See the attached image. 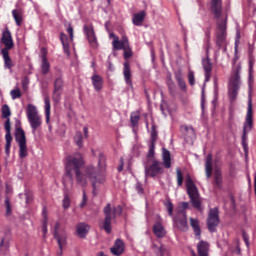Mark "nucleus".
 <instances>
[{
    "label": "nucleus",
    "instance_id": "nucleus-1",
    "mask_svg": "<svg viewBox=\"0 0 256 256\" xmlns=\"http://www.w3.org/2000/svg\"><path fill=\"white\" fill-rule=\"evenodd\" d=\"M83 165H85V161L83 160V156L80 153H77L73 156H68L66 158V175L73 181V173L76 175V181L81 187H87V179H90L92 183L93 190L97 189V184L102 185L105 183V175L99 172V169L88 166L85 169V174L81 173V169H83Z\"/></svg>",
    "mask_w": 256,
    "mask_h": 256
},
{
    "label": "nucleus",
    "instance_id": "nucleus-2",
    "mask_svg": "<svg viewBox=\"0 0 256 256\" xmlns=\"http://www.w3.org/2000/svg\"><path fill=\"white\" fill-rule=\"evenodd\" d=\"M210 11L217 20L216 46L218 49L227 45V17H223V0H210Z\"/></svg>",
    "mask_w": 256,
    "mask_h": 256
},
{
    "label": "nucleus",
    "instance_id": "nucleus-3",
    "mask_svg": "<svg viewBox=\"0 0 256 256\" xmlns=\"http://www.w3.org/2000/svg\"><path fill=\"white\" fill-rule=\"evenodd\" d=\"M162 160L163 163L159 160H153L150 166L145 167V175L146 177H157L159 175H163L166 169H171V152L166 148L162 149ZM164 165V167H163Z\"/></svg>",
    "mask_w": 256,
    "mask_h": 256
},
{
    "label": "nucleus",
    "instance_id": "nucleus-4",
    "mask_svg": "<svg viewBox=\"0 0 256 256\" xmlns=\"http://www.w3.org/2000/svg\"><path fill=\"white\" fill-rule=\"evenodd\" d=\"M253 130V103L251 100L248 101V109L246 114V119L243 124V132H242V146L244 149L245 155L249 153V146L247 144V135H249L250 131Z\"/></svg>",
    "mask_w": 256,
    "mask_h": 256
},
{
    "label": "nucleus",
    "instance_id": "nucleus-5",
    "mask_svg": "<svg viewBox=\"0 0 256 256\" xmlns=\"http://www.w3.org/2000/svg\"><path fill=\"white\" fill-rule=\"evenodd\" d=\"M103 211H104L105 218H104L102 228L104 229V231H106V233H111V221H113V219H115L117 215H121V213H123V208L121 206H116L112 210L111 204H107L104 207Z\"/></svg>",
    "mask_w": 256,
    "mask_h": 256
},
{
    "label": "nucleus",
    "instance_id": "nucleus-6",
    "mask_svg": "<svg viewBox=\"0 0 256 256\" xmlns=\"http://www.w3.org/2000/svg\"><path fill=\"white\" fill-rule=\"evenodd\" d=\"M240 86H241V65H237L230 79L229 97L231 101H235V99H237Z\"/></svg>",
    "mask_w": 256,
    "mask_h": 256
},
{
    "label": "nucleus",
    "instance_id": "nucleus-7",
    "mask_svg": "<svg viewBox=\"0 0 256 256\" xmlns=\"http://www.w3.org/2000/svg\"><path fill=\"white\" fill-rule=\"evenodd\" d=\"M186 189L188 197L192 203V207L198 211H201V199L199 198V190L191 178H187L186 180Z\"/></svg>",
    "mask_w": 256,
    "mask_h": 256
},
{
    "label": "nucleus",
    "instance_id": "nucleus-8",
    "mask_svg": "<svg viewBox=\"0 0 256 256\" xmlns=\"http://www.w3.org/2000/svg\"><path fill=\"white\" fill-rule=\"evenodd\" d=\"M27 118L33 133H35V131L41 127L43 121L41 120V116L37 113V108L33 104H29L27 107Z\"/></svg>",
    "mask_w": 256,
    "mask_h": 256
},
{
    "label": "nucleus",
    "instance_id": "nucleus-9",
    "mask_svg": "<svg viewBox=\"0 0 256 256\" xmlns=\"http://www.w3.org/2000/svg\"><path fill=\"white\" fill-rule=\"evenodd\" d=\"M207 227L210 233H215L219 227V208H211L207 217Z\"/></svg>",
    "mask_w": 256,
    "mask_h": 256
},
{
    "label": "nucleus",
    "instance_id": "nucleus-10",
    "mask_svg": "<svg viewBox=\"0 0 256 256\" xmlns=\"http://www.w3.org/2000/svg\"><path fill=\"white\" fill-rule=\"evenodd\" d=\"M173 221L180 231H189V224H187V212L179 210L176 216L173 217Z\"/></svg>",
    "mask_w": 256,
    "mask_h": 256
},
{
    "label": "nucleus",
    "instance_id": "nucleus-11",
    "mask_svg": "<svg viewBox=\"0 0 256 256\" xmlns=\"http://www.w3.org/2000/svg\"><path fill=\"white\" fill-rule=\"evenodd\" d=\"M84 34L88 39V43L92 49H97L99 47V42H97V35H95V30L92 25H84L83 27Z\"/></svg>",
    "mask_w": 256,
    "mask_h": 256
},
{
    "label": "nucleus",
    "instance_id": "nucleus-12",
    "mask_svg": "<svg viewBox=\"0 0 256 256\" xmlns=\"http://www.w3.org/2000/svg\"><path fill=\"white\" fill-rule=\"evenodd\" d=\"M4 128H5V131H6V134H5V141H6L5 153L9 157V155L11 153V143H13V136L11 135V120L10 119L5 121Z\"/></svg>",
    "mask_w": 256,
    "mask_h": 256
},
{
    "label": "nucleus",
    "instance_id": "nucleus-13",
    "mask_svg": "<svg viewBox=\"0 0 256 256\" xmlns=\"http://www.w3.org/2000/svg\"><path fill=\"white\" fill-rule=\"evenodd\" d=\"M62 93H63V78L58 77L54 81V90L52 94V99L54 103H60Z\"/></svg>",
    "mask_w": 256,
    "mask_h": 256
},
{
    "label": "nucleus",
    "instance_id": "nucleus-14",
    "mask_svg": "<svg viewBox=\"0 0 256 256\" xmlns=\"http://www.w3.org/2000/svg\"><path fill=\"white\" fill-rule=\"evenodd\" d=\"M1 43L5 46L2 51H11L15 44L13 43V36L11 35V31H9V28H6L1 37Z\"/></svg>",
    "mask_w": 256,
    "mask_h": 256
},
{
    "label": "nucleus",
    "instance_id": "nucleus-15",
    "mask_svg": "<svg viewBox=\"0 0 256 256\" xmlns=\"http://www.w3.org/2000/svg\"><path fill=\"white\" fill-rule=\"evenodd\" d=\"M15 141L18 145L27 143V136L25 135V130H23V128H21V123L16 124Z\"/></svg>",
    "mask_w": 256,
    "mask_h": 256
},
{
    "label": "nucleus",
    "instance_id": "nucleus-16",
    "mask_svg": "<svg viewBox=\"0 0 256 256\" xmlns=\"http://www.w3.org/2000/svg\"><path fill=\"white\" fill-rule=\"evenodd\" d=\"M90 230L91 226H89V224L80 222L76 225V233L80 239H85Z\"/></svg>",
    "mask_w": 256,
    "mask_h": 256
},
{
    "label": "nucleus",
    "instance_id": "nucleus-17",
    "mask_svg": "<svg viewBox=\"0 0 256 256\" xmlns=\"http://www.w3.org/2000/svg\"><path fill=\"white\" fill-rule=\"evenodd\" d=\"M54 239H56L59 250H60V253H58V256H62L63 247L67 245V234H59V232H54Z\"/></svg>",
    "mask_w": 256,
    "mask_h": 256
},
{
    "label": "nucleus",
    "instance_id": "nucleus-18",
    "mask_svg": "<svg viewBox=\"0 0 256 256\" xmlns=\"http://www.w3.org/2000/svg\"><path fill=\"white\" fill-rule=\"evenodd\" d=\"M125 251V243L121 239H116L114 246L110 249L112 255L121 256Z\"/></svg>",
    "mask_w": 256,
    "mask_h": 256
},
{
    "label": "nucleus",
    "instance_id": "nucleus-19",
    "mask_svg": "<svg viewBox=\"0 0 256 256\" xmlns=\"http://www.w3.org/2000/svg\"><path fill=\"white\" fill-rule=\"evenodd\" d=\"M145 17H147V13L145 10H141L138 13H135L132 17V23L136 27H141L143 25V22L145 21Z\"/></svg>",
    "mask_w": 256,
    "mask_h": 256
},
{
    "label": "nucleus",
    "instance_id": "nucleus-20",
    "mask_svg": "<svg viewBox=\"0 0 256 256\" xmlns=\"http://www.w3.org/2000/svg\"><path fill=\"white\" fill-rule=\"evenodd\" d=\"M205 171H206L207 179H211V176L213 175V155L212 154H208L206 157Z\"/></svg>",
    "mask_w": 256,
    "mask_h": 256
},
{
    "label": "nucleus",
    "instance_id": "nucleus-21",
    "mask_svg": "<svg viewBox=\"0 0 256 256\" xmlns=\"http://www.w3.org/2000/svg\"><path fill=\"white\" fill-rule=\"evenodd\" d=\"M153 233L158 239H163V237L166 235L165 227H163V224H161V221H157L153 226Z\"/></svg>",
    "mask_w": 256,
    "mask_h": 256
},
{
    "label": "nucleus",
    "instance_id": "nucleus-22",
    "mask_svg": "<svg viewBox=\"0 0 256 256\" xmlns=\"http://www.w3.org/2000/svg\"><path fill=\"white\" fill-rule=\"evenodd\" d=\"M42 64H41V71H42V75H47V73H49L50 69H51V64L49 63V60H47V56L45 52V48H42Z\"/></svg>",
    "mask_w": 256,
    "mask_h": 256
},
{
    "label": "nucleus",
    "instance_id": "nucleus-23",
    "mask_svg": "<svg viewBox=\"0 0 256 256\" xmlns=\"http://www.w3.org/2000/svg\"><path fill=\"white\" fill-rule=\"evenodd\" d=\"M198 256H209V243L201 240L197 244Z\"/></svg>",
    "mask_w": 256,
    "mask_h": 256
},
{
    "label": "nucleus",
    "instance_id": "nucleus-24",
    "mask_svg": "<svg viewBox=\"0 0 256 256\" xmlns=\"http://www.w3.org/2000/svg\"><path fill=\"white\" fill-rule=\"evenodd\" d=\"M190 227H192L194 231L195 237L201 240V226H199V220L195 218H190Z\"/></svg>",
    "mask_w": 256,
    "mask_h": 256
},
{
    "label": "nucleus",
    "instance_id": "nucleus-25",
    "mask_svg": "<svg viewBox=\"0 0 256 256\" xmlns=\"http://www.w3.org/2000/svg\"><path fill=\"white\" fill-rule=\"evenodd\" d=\"M91 81L95 91H101V89H103V77H101V75L94 74L91 77Z\"/></svg>",
    "mask_w": 256,
    "mask_h": 256
},
{
    "label": "nucleus",
    "instance_id": "nucleus-26",
    "mask_svg": "<svg viewBox=\"0 0 256 256\" xmlns=\"http://www.w3.org/2000/svg\"><path fill=\"white\" fill-rule=\"evenodd\" d=\"M123 75L126 84L130 85V87H133V80H131V67L129 66L128 62L124 63Z\"/></svg>",
    "mask_w": 256,
    "mask_h": 256
},
{
    "label": "nucleus",
    "instance_id": "nucleus-27",
    "mask_svg": "<svg viewBox=\"0 0 256 256\" xmlns=\"http://www.w3.org/2000/svg\"><path fill=\"white\" fill-rule=\"evenodd\" d=\"M174 77H175L180 89L182 91H187V84L185 83V80L183 79V72L181 70L174 72Z\"/></svg>",
    "mask_w": 256,
    "mask_h": 256
},
{
    "label": "nucleus",
    "instance_id": "nucleus-28",
    "mask_svg": "<svg viewBox=\"0 0 256 256\" xmlns=\"http://www.w3.org/2000/svg\"><path fill=\"white\" fill-rule=\"evenodd\" d=\"M214 187H217L218 189L223 187V174L219 168H216L214 171Z\"/></svg>",
    "mask_w": 256,
    "mask_h": 256
},
{
    "label": "nucleus",
    "instance_id": "nucleus-29",
    "mask_svg": "<svg viewBox=\"0 0 256 256\" xmlns=\"http://www.w3.org/2000/svg\"><path fill=\"white\" fill-rule=\"evenodd\" d=\"M152 250L156 256H165L169 253V251L163 244H160V245L152 244Z\"/></svg>",
    "mask_w": 256,
    "mask_h": 256
},
{
    "label": "nucleus",
    "instance_id": "nucleus-30",
    "mask_svg": "<svg viewBox=\"0 0 256 256\" xmlns=\"http://www.w3.org/2000/svg\"><path fill=\"white\" fill-rule=\"evenodd\" d=\"M12 17L17 25V27H21L23 23V10L14 9L12 10Z\"/></svg>",
    "mask_w": 256,
    "mask_h": 256
},
{
    "label": "nucleus",
    "instance_id": "nucleus-31",
    "mask_svg": "<svg viewBox=\"0 0 256 256\" xmlns=\"http://www.w3.org/2000/svg\"><path fill=\"white\" fill-rule=\"evenodd\" d=\"M5 69H13V60L9 56V50H1Z\"/></svg>",
    "mask_w": 256,
    "mask_h": 256
},
{
    "label": "nucleus",
    "instance_id": "nucleus-32",
    "mask_svg": "<svg viewBox=\"0 0 256 256\" xmlns=\"http://www.w3.org/2000/svg\"><path fill=\"white\" fill-rule=\"evenodd\" d=\"M60 41L63 45V50L66 55H69V37L65 33H60Z\"/></svg>",
    "mask_w": 256,
    "mask_h": 256
},
{
    "label": "nucleus",
    "instance_id": "nucleus-33",
    "mask_svg": "<svg viewBox=\"0 0 256 256\" xmlns=\"http://www.w3.org/2000/svg\"><path fill=\"white\" fill-rule=\"evenodd\" d=\"M44 103H45L46 123H49V119L51 117V100L49 99V96L44 97Z\"/></svg>",
    "mask_w": 256,
    "mask_h": 256
},
{
    "label": "nucleus",
    "instance_id": "nucleus-34",
    "mask_svg": "<svg viewBox=\"0 0 256 256\" xmlns=\"http://www.w3.org/2000/svg\"><path fill=\"white\" fill-rule=\"evenodd\" d=\"M19 147V158L25 159L29 155V148H27V142L18 144Z\"/></svg>",
    "mask_w": 256,
    "mask_h": 256
},
{
    "label": "nucleus",
    "instance_id": "nucleus-35",
    "mask_svg": "<svg viewBox=\"0 0 256 256\" xmlns=\"http://www.w3.org/2000/svg\"><path fill=\"white\" fill-rule=\"evenodd\" d=\"M112 47H113L114 51H121L122 49H125L123 42H121L119 40L118 36H114V40L112 42Z\"/></svg>",
    "mask_w": 256,
    "mask_h": 256
},
{
    "label": "nucleus",
    "instance_id": "nucleus-36",
    "mask_svg": "<svg viewBox=\"0 0 256 256\" xmlns=\"http://www.w3.org/2000/svg\"><path fill=\"white\" fill-rule=\"evenodd\" d=\"M211 29H213V26L211 25V22H208V26L204 30L205 36L207 38V53H209V43H211Z\"/></svg>",
    "mask_w": 256,
    "mask_h": 256
},
{
    "label": "nucleus",
    "instance_id": "nucleus-37",
    "mask_svg": "<svg viewBox=\"0 0 256 256\" xmlns=\"http://www.w3.org/2000/svg\"><path fill=\"white\" fill-rule=\"evenodd\" d=\"M202 65L205 72L213 71V64L211 63V59L209 57L202 60Z\"/></svg>",
    "mask_w": 256,
    "mask_h": 256
},
{
    "label": "nucleus",
    "instance_id": "nucleus-38",
    "mask_svg": "<svg viewBox=\"0 0 256 256\" xmlns=\"http://www.w3.org/2000/svg\"><path fill=\"white\" fill-rule=\"evenodd\" d=\"M9 117H11V109L9 108V105L4 104L2 106V119H6V121L9 119L11 121Z\"/></svg>",
    "mask_w": 256,
    "mask_h": 256
},
{
    "label": "nucleus",
    "instance_id": "nucleus-39",
    "mask_svg": "<svg viewBox=\"0 0 256 256\" xmlns=\"http://www.w3.org/2000/svg\"><path fill=\"white\" fill-rule=\"evenodd\" d=\"M140 119H141V116L139 115V112H133L130 115V121L133 127H137Z\"/></svg>",
    "mask_w": 256,
    "mask_h": 256
},
{
    "label": "nucleus",
    "instance_id": "nucleus-40",
    "mask_svg": "<svg viewBox=\"0 0 256 256\" xmlns=\"http://www.w3.org/2000/svg\"><path fill=\"white\" fill-rule=\"evenodd\" d=\"M74 141L77 147H83V134L81 132H76L74 136Z\"/></svg>",
    "mask_w": 256,
    "mask_h": 256
},
{
    "label": "nucleus",
    "instance_id": "nucleus-41",
    "mask_svg": "<svg viewBox=\"0 0 256 256\" xmlns=\"http://www.w3.org/2000/svg\"><path fill=\"white\" fill-rule=\"evenodd\" d=\"M9 249V240L7 238L0 239V251L5 252Z\"/></svg>",
    "mask_w": 256,
    "mask_h": 256
},
{
    "label": "nucleus",
    "instance_id": "nucleus-42",
    "mask_svg": "<svg viewBox=\"0 0 256 256\" xmlns=\"http://www.w3.org/2000/svg\"><path fill=\"white\" fill-rule=\"evenodd\" d=\"M5 207H6V216L9 217L11 213H13V209L11 208V201L9 200V196L5 198Z\"/></svg>",
    "mask_w": 256,
    "mask_h": 256
},
{
    "label": "nucleus",
    "instance_id": "nucleus-43",
    "mask_svg": "<svg viewBox=\"0 0 256 256\" xmlns=\"http://www.w3.org/2000/svg\"><path fill=\"white\" fill-rule=\"evenodd\" d=\"M176 177H177V185L178 187H181L183 185V172H181V169H176Z\"/></svg>",
    "mask_w": 256,
    "mask_h": 256
},
{
    "label": "nucleus",
    "instance_id": "nucleus-44",
    "mask_svg": "<svg viewBox=\"0 0 256 256\" xmlns=\"http://www.w3.org/2000/svg\"><path fill=\"white\" fill-rule=\"evenodd\" d=\"M10 95H11V98L13 100L20 99V97H21V90L19 88L13 89V90H11Z\"/></svg>",
    "mask_w": 256,
    "mask_h": 256
},
{
    "label": "nucleus",
    "instance_id": "nucleus-45",
    "mask_svg": "<svg viewBox=\"0 0 256 256\" xmlns=\"http://www.w3.org/2000/svg\"><path fill=\"white\" fill-rule=\"evenodd\" d=\"M147 157L149 159H152V157H155V142H151L149 146V151L147 154Z\"/></svg>",
    "mask_w": 256,
    "mask_h": 256
},
{
    "label": "nucleus",
    "instance_id": "nucleus-46",
    "mask_svg": "<svg viewBox=\"0 0 256 256\" xmlns=\"http://www.w3.org/2000/svg\"><path fill=\"white\" fill-rule=\"evenodd\" d=\"M164 205L167 209L169 217H173V203L168 200Z\"/></svg>",
    "mask_w": 256,
    "mask_h": 256
},
{
    "label": "nucleus",
    "instance_id": "nucleus-47",
    "mask_svg": "<svg viewBox=\"0 0 256 256\" xmlns=\"http://www.w3.org/2000/svg\"><path fill=\"white\" fill-rule=\"evenodd\" d=\"M166 85L168 87L170 95H175V89H176L175 82L169 81V82H166Z\"/></svg>",
    "mask_w": 256,
    "mask_h": 256
},
{
    "label": "nucleus",
    "instance_id": "nucleus-48",
    "mask_svg": "<svg viewBox=\"0 0 256 256\" xmlns=\"http://www.w3.org/2000/svg\"><path fill=\"white\" fill-rule=\"evenodd\" d=\"M188 83L193 87L195 85V72L189 70L188 72Z\"/></svg>",
    "mask_w": 256,
    "mask_h": 256
},
{
    "label": "nucleus",
    "instance_id": "nucleus-49",
    "mask_svg": "<svg viewBox=\"0 0 256 256\" xmlns=\"http://www.w3.org/2000/svg\"><path fill=\"white\" fill-rule=\"evenodd\" d=\"M42 215L45 219L42 226V233L44 235H47V214L45 213V210H43Z\"/></svg>",
    "mask_w": 256,
    "mask_h": 256
},
{
    "label": "nucleus",
    "instance_id": "nucleus-50",
    "mask_svg": "<svg viewBox=\"0 0 256 256\" xmlns=\"http://www.w3.org/2000/svg\"><path fill=\"white\" fill-rule=\"evenodd\" d=\"M151 142L157 143V130L155 129V125L151 128Z\"/></svg>",
    "mask_w": 256,
    "mask_h": 256
},
{
    "label": "nucleus",
    "instance_id": "nucleus-51",
    "mask_svg": "<svg viewBox=\"0 0 256 256\" xmlns=\"http://www.w3.org/2000/svg\"><path fill=\"white\" fill-rule=\"evenodd\" d=\"M234 123H235V114L233 112H230L228 117V125L230 129L233 127Z\"/></svg>",
    "mask_w": 256,
    "mask_h": 256
},
{
    "label": "nucleus",
    "instance_id": "nucleus-52",
    "mask_svg": "<svg viewBox=\"0 0 256 256\" xmlns=\"http://www.w3.org/2000/svg\"><path fill=\"white\" fill-rule=\"evenodd\" d=\"M70 205H71V200L69 199V195H65L63 199L64 209H69Z\"/></svg>",
    "mask_w": 256,
    "mask_h": 256
},
{
    "label": "nucleus",
    "instance_id": "nucleus-53",
    "mask_svg": "<svg viewBox=\"0 0 256 256\" xmlns=\"http://www.w3.org/2000/svg\"><path fill=\"white\" fill-rule=\"evenodd\" d=\"M186 209H189V202H181L179 204L177 213H179V211H185Z\"/></svg>",
    "mask_w": 256,
    "mask_h": 256
},
{
    "label": "nucleus",
    "instance_id": "nucleus-54",
    "mask_svg": "<svg viewBox=\"0 0 256 256\" xmlns=\"http://www.w3.org/2000/svg\"><path fill=\"white\" fill-rule=\"evenodd\" d=\"M133 57V51L130 50V48L127 50V47L124 49V59H129Z\"/></svg>",
    "mask_w": 256,
    "mask_h": 256
},
{
    "label": "nucleus",
    "instance_id": "nucleus-55",
    "mask_svg": "<svg viewBox=\"0 0 256 256\" xmlns=\"http://www.w3.org/2000/svg\"><path fill=\"white\" fill-rule=\"evenodd\" d=\"M85 205H87V194L85 193V190L83 191V198H82V202L80 203V207H85Z\"/></svg>",
    "mask_w": 256,
    "mask_h": 256
},
{
    "label": "nucleus",
    "instance_id": "nucleus-56",
    "mask_svg": "<svg viewBox=\"0 0 256 256\" xmlns=\"http://www.w3.org/2000/svg\"><path fill=\"white\" fill-rule=\"evenodd\" d=\"M120 41L125 47H129V38L127 36H122V40Z\"/></svg>",
    "mask_w": 256,
    "mask_h": 256
},
{
    "label": "nucleus",
    "instance_id": "nucleus-57",
    "mask_svg": "<svg viewBox=\"0 0 256 256\" xmlns=\"http://www.w3.org/2000/svg\"><path fill=\"white\" fill-rule=\"evenodd\" d=\"M67 33L70 35V40L73 41V26L69 25L67 28Z\"/></svg>",
    "mask_w": 256,
    "mask_h": 256
},
{
    "label": "nucleus",
    "instance_id": "nucleus-58",
    "mask_svg": "<svg viewBox=\"0 0 256 256\" xmlns=\"http://www.w3.org/2000/svg\"><path fill=\"white\" fill-rule=\"evenodd\" d=\"M242 237L245 241V244L249 247V236L247 235V233L243 232Z\"/></svg>",
    "mask_w": 256,
    "mask_h": 256
},
{
    "label": "nucleus",
    "instance_id": "nucleus-59",
    "mask_svg": "<svg viewBox=\"0 0 256 256\" xmlns=\"http://www.w3.org/2000/svg\"><path fill=\"white\" fill-rule=\"evenodd\" d=\"M239 39H241V34L237 33L236 40H235V49L239 46Z\"/></svg>",
    "mask_w": 256,
    "mask_h": 256
},
{
    "label": "nucleus",
    "instance_id": "nucleus-60",
    "mask_svg": "<svg viewBox=\"0 0 256 256\" xmlns=\"http://www.w3.org/2000/svg\"><path fill=\"white\" fill-rule=\"evenodd\" d=\"M83 133H84L85 139H87V138L89 137V128L84 127V128H83Z\"/></svg>",
    "mask_w": 256,
    "mask_h": 256
},
{
    "label": "nucleus",
    "instance_id": "nucleus-61",
    "mask_svg": "<svg viewBox=\"0 0 256 256\" xmlns=\"http://www.w3.org/2000/svg\"><path fill=\"white\" fill-rule=\"evenodd\" d=\"M59 227H61V224H59V222H57L54 226V233H59Z\"/></svg>",
    "mask_w": 256,
    "mask_h": 256
},
{
    "label": "nucleus",
    "instance_id": "nucleus-62",
    "mask_svg": "<svg viewBox=\"0 0 256 256\" xmlns=\"http://www.w3.org/2000/svg\"><path fill=\"white\" fill-rule=\"evenodd\" d=\"M211 79V72H205V81H209Z\"/></svg>",
    "mask_w": 256,
    "mask_h": 256
},
{
    "label": "nucleus",
    "instance_id": "nucleus-63",
    "mask_svg": "<svg viewBox=\"0 0 256 256\" xmlns=\"http://www.w3.org/2000/svg\"><path fill=\"white\" fill-rule=\"evenodd\" d=\"M118 171H123V158H121V165L118 167Z\"/></svg>",
    "mask_w": 256,
    "mask_h": 256
},
{
    "label": "nucleus",
    "instance_id": "nucleus-64",
    "mask_svg": "<svg viewBox=\"0 0 256 256\" xmlns=\"http://www.w3.org/2000/svg\"><path fill=\"white\" fill-rule=\"evenodd\" d=\"M169 81H173V78L171 77V74H169L166 78V83H169Z\"/></svg>",
    "mask_w": 256,
    "mask_h": 256
}]
</instances>
